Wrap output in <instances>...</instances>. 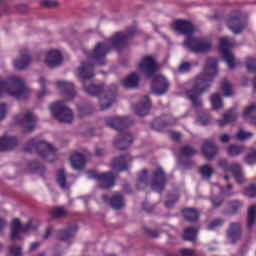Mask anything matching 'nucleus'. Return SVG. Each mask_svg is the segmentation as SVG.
<instances>
[{"instance_id": "nucleus-1", "label": "nucleus", "mask_w": 256, "mask_h": 256, "mask_svg": "<svg viewBox=\"0 0 256 256\" xmlns=\"http://www.w3.org/2000/svg\"><path fill=\"white\" fill-rule=\"evenodd\" d=\"M111 51V48L107 43H97L94 49L86 54L88 61L90 62H82L79 67V75L82 79V85L85 93L88 95H92V97H99L101 93H103L104 85H95L91 81L95 77V65L103 66L106 63L105 57H107L108 53Z\"/></svg>"}, {"instance_id": "nucleus-2", "label": "nucleus", "mask_w": 256, "mask_h": 256, "mask_svg": "<svg viewBox=\"0 0 256 256\" xmlns=\"http://www.w3.org/2000/svg\"><path fill=\"white\" fill-rule=\"evenodd\" d=\"M218 65L219 60L217 58H208L203 73L195 78L193 87L187 91V97L192 101L193 107H201L203 105L199 95L205 93L211 87V81L219 73L217 70Z\"/></svg>"}, {"instance_id": "nucleus-3", "label": "nucleus", "mask_w": 256, "mask_h": 256, "mask_svg": "<svg viewBox=\"0 0 256 256\" xmlns=\"http://www.w3.org/2000/svg\"><path fill=\"white\" fill-rule=\"evenodd\" d=\"M107 127L118 131L119 136L114 140V146L118 151H126L133 144V134L124 132L131 125L128 117H106Z\"/></svg>"}, {"instance_id": "nucleus-4", "label": "nucleus", "mask_w": 256, "mask_h": 256, "mask_svg": "<svg viewBox=\"0 0 256 256\" xmlns=\"http://www.w3.org/2000/svg\"><path fill=\"white\" fill-rule=\"evenodd\" d=\"M3 93H9L10 97L21 101L27 99L31 93L25 85V80L19 76H11L8 79L0 77V97Z\"/></svg>"}, {"instance_id": "nucleus-5", "label": "nucleus", "mask_w": 256, "mask_h": 256, "mask_svg": "<svg viewBox=\"0 0 256 256\" xmlns=\"http://www.w3.org/2000/svg\"><path fill=\"white\" fill-rule=\"evenodd\" d=\"M33 150L36 151L39 157L45 161H48V163H53V161H55V157L57 156V151L53 145L43 140L37 141L36 138L28 141L24 147L25 153H33Z\"/></svg>"}, {"instance_id": "nucleus-6", "label": "nucleus", "mask_w": 256, "mask_h": 256, "mask_svg": "<svg viewBox=\"0 0 256 256\" xmlns=\"http://www.w3.org/2000/svg\"><path fill=\"white\" fill-rule=\"evenodd\" d=\"M50 111L60 123H73V110L65 105V101L51 104Z\"/></svg>"}, {"instance_id": "nucleus-7", "label": "nucleus", "mask_w": 256, "mask_h": 256, "mask_svg": "<svg viewBox=\"0 0 256 256\" xmlns=\"http://www.w3.org/2000/svg\"><path fill=\"white\" fill-rule=\"evenodd\" d=\"M137 33L135 28H129L127 33L117 32L114 34L107 42L117 49V51L121 52L127 45H129V41L133 39V36Z\"/></svg>"}, {"instance_id": "nucleus-8", "label": "nucleus", "mask_w": 256, "mask_h": 256, "mask_svg": "<svg viewBox=\"0 0 256 256\" xmlns=\"http://www.w3.org/2000/svg\"><path fill=\"white\" fill-rule=\"evenodd\" d=\"M235 47V40L227 37L220 38L219 51L229 69H235V56L229 49Z\"/></svg>"}, {"instance_id": "nucleus-9", "label": "nucleus", "mask_w": 256, "mask_h": 256, "mask_svg": "<svg viewBox=\"0 0 256 256\" xmlns=\"http://www.w3.org/2000/svg\"><path fill=\"white\" fill-rule=\"evenodd\" d=\"M138 67L140 73H143L148 79L154 77L155 73L159 71V64L155 60V57L151 55L143 56L138 62Z\"/></svg>"}, {"instance_id": "nucleus-10", "label": "nucleus", "mask_w": 256, "mask_h": 256, "mask_svg": "<svg viewBox=\"0 0 256 256\" xmlns=\"http://www.w3.org/2000/svg\"><path fill=\"white\" fill-rule=\"evenodd\" d=\"M37 228L33 226V221L29 220L27 224L21 225V220L18 218H14L11 224V241H21L23 238L19 235V233H31V231H35Z\"/></svg>"}, {"instance_id": "nucleus-11", "label": "nucleus", "mask_w": 256, "mask_h": 256, "mask_svg": "<svg viewBox=\"0 0 256 256\" xmlns=\"http://www.w3.org/2000/svg\"><path fill=\"white\" fill-rule=\"evenodd\" d=\"M197 155V150L191 145H183L179 148L178 161L183 169L189 170L195 167V162L190 158Z\"/></svg>"}, {"instance_id": "nucleus-12", "label": "nucleus", "mask_w": 256, "mask_h": 256, "mask_svg": "<svg viewBox=\"0 0 256 256\" xmlns=\"http://www.w3.org/2000/svg\"><path fill=\"white\" fill-rule=\"evenodd\" d=\"M88 178L98 181V185L101 189H111L115 186V175L113 172H104L98 174L97 172L90 170L87 173Z\"/></svg>"}, {"instance_id": "nucleus-13", "label": "nucleus", "mask_w": 256, "mask_h": 256, "mask_svg": "<svg viewBox=\"0 0 256 256\" xmlns=\"http://www.w3.org/2000/svg\"><path fill=\"white\" fill-rule=\"evenodd\" d=\"M184 46L192 51V53H207L211 49V41L207 39L187 38L184 41Z\"/></svg>"}, {"instance_id": "nucleus-14", "label": "nucleus", "mask_w": 256, "mask_h": 256, "mask_svg": "<svg viewBox=\"0 0 256 256\" xmlns=\"http://www.w3.org/2000/svg\"><path fill=\"white\" fill-rule=\"evenodd\" d=\"M152 77H153L152 84H151L152 93L154 95H157L158 97L165 95V93L169 91V87L171 86V84L169 83V80H167V78H165V76L161 74H157Z\"/></svg>"}, {"instance_id": "nucleus-15", "label": "nucleus", "mask_w": 256, "mask_h": 256, "mask_svg": "<svg viewBox=\"0 0 256 256\" xmlns=\"http://www.w3.org/2000/svg\"><path fill=\"white\" fill-rule=\"evenodd\" d=\"M166 185H167V175H165V171H163V168H157L152 172V177H151L152 191H156L157 193H162Z\"/></svg>"}, {"instance_id": "nucleus-16", "label": "nucleus", "mask_w": 256, "mask_h": 256, "mask_svg": "<svg viewBox=\"0 0 256 256\" xmlns=\"http://www.w3.org/2000/svg\"><path fill=\"white\" fill-rule=\"evenodd\" d=\"M14 123L20 125L25 131H33L37 123V116L33 115L31 112H27L23 116L17 114L14 117Z\"/></svg>"}, {"instance_id": "nucleus-17", "label": "nucleus", "mask_w": 256, "mask_h": 256, "mask_svg": "<svg viewBox=\"0 0 256 256\" xmlns=\"http://www.w3.org/2000/svg\"><path fill=\"white\" fill-rule=\"evenodd\" d=\"M227 27L235 35H239L245 29V21L241 12L235 11L230 15L227 21Z\"/></svg>"}, {"instance_id": "nucleus-18", "label": "nucleus", "mask_w": 256, "mask_h": 256, "mask_svg": "<svg viewBox=\"0 0 256 256\" xmlns=\"http://www.w3.org/2000/svg\"><path fill=\"white\" fill-rule=\"evenodd\" d=\"M219 167L224 171H229L232 173L234 179L238 183H243V170L241 169V165L239 163H234L229 166L227 160H220L218 163Z\"/></svg>"}, {"instance_id": "nucleus-19", "label": "nucleus", "mask_w": 256, "mask_h": 256, "mask_svg": "<svg viewBox=\"0 0 256 256\" xmlns=\"http://www.w3.org/2000/svg\"><path fill=\"white\" fill-rule=\"evenodd\" d=\"M133 159L134 158L129 154L118 156L112 161V169L114 171H127V169H129V163H131Z\"/></svg>"}, {"instance_id": "nucleus-20", "label": "nucleus", "mask_w": 256, "mask_h": 256, "mask_svg": "<svg viewBox=\"0 0 256 256\" xmlns=\"http://www.w3.org/2000/svg\"><path fill=\"white\" fill-rule=\"evenodd\" d=\"M102 201H104V203H109L110 207L116 211L125 207V200H123V195L119 192H116L111 198H109L108 195H103Z\"/></svg>"}, {"instance_id": "nucleus-21", "label": "nucleus", "mask_w": 256, "mask_h": 256, "mask_svg": "<svg viewBox=\"0 0 256 256\" xmlns=\"http://www.w3.org/2000/svg\"><path fill=\"white\" fill-rule=\"evenodd\" d=\"M201 151L205 159H207V161H212L215 155H217L218 151L217 146L215 145V140H205L201 146Z\"/></svg>"}, {"instance_id": "nucleus-22", "label": "nucleus", "mask_w": 256, "mask_h": 256, "mask_svg": "<svg viewBox=\"0 0 256 256\" xmlns=\"http://www.w3.org/2000/svg\"><path fill=\"white\" fill-rule=\"evenodd\" d=\"M45 63L50 69L59 67L63 63V55L58 50H50L46 54Z\"/></svg>"}, {"instance_id": "nucleus-23", "label": "nucleus", "mask_w": 256, "mask_h": 256, "mask_svg": "<svg viewBox=\"0 0 256 256\" xmlns=\"http://www.w3.org/2000/svg\"><path fill=\"white\" fill-rule=\"evenodd\" d=\"M31 64V56H29V51L24 48L20 51V58L14 60L13 65L18 71H23L29 67Z\"/></svg>"}, {"instance_id": "nucleus-24", "label": "nucleus", "mask_w": 256, "mask_h": 256, "mask_svg": "<svg viewBox=\"0 0 256 256\" xmlns=\"http://www.w3.org/2000/svg\"><path fill=\"white\" fill-rule=\"evenodd\" d=\"M57 89H61L63 95L67 99H75L77 97V91L75 90V85L67 81H58L56 82Z\"/></svg>"}, {"instance_id": "nucleus-25", "label": "nucleus", "mask_w": 256, "mask_h": 256, "mask_svg": "<svg viewBox=\"0 0 256 256\" xmlns=\"http://www.w3.org/2000/svg\"><path fill=\"white\" fill-rule=\"evenodd\" d=\"M78 229L79 226H77L76 222L69 223L67 230H60L56 235V239L58 241H69V239L75 237Z\"/></svg>"}, {"instance_id": "nucleus-26", "label": "nucleus", "mask_w": 256, "mask_h": 256, "mask_svg": "<svg viewBox=\"0 0 256 256\" xmlns=\"http://www.w3.org/2000/svg\"><path fill=\"white\" fill-rule=\"evenodd\" d=\"M175 29L179 31L181 35H186L187 37H191V35L195 33V27L187 20H177L175 22Z\"/></svg>"}, {"instance_id": "nucleus-27", "label": "nucleus", "mask_w": 256, "mask_h": 256, "mask_svg": "<svg viewBox=\"0 0 256 256\" xmlns=\"http://www.w3.org/2000/svg\"><path fill=\"white\" fill-rule=\"evenodd\" d=\"M134 110L136 115L139 117H145V115H149V111H151V99L149 96H144L140 100V105H136Z\"/></svg>"}, {"instance_id": "nucleus-28", "label": "nucleus", "mask_w": 256, "mask_h": 256, "mask_svg": "<svg viewBox=\"0 0 256 256\" xmlns=\"http://www.w3.org/2000/svg\"><path fill=\"white\" fill-rule=\"evenodd\" d=\"M18 143L19 140L16 136H2L0 138V151H13Z\"/></svg>"}, {"instance_id": "nucleus-29", "label": "nucleus", "mask_w": 256, "mask_h": 256, "mask_svg": "<svg viewBox=\"0 0 256 256\" xmlns=\"http://www.w3.org/2000/svg\"><path fill=\"white\" fill-rule=\"evenodd\" d=\"M70 163L75 171H83L87 161L85 160V155L79 152H75L70 156Z\"/></svg>"}, {"instance_id": "nucleus-30", "label": "nucleus", "mask_w": 256, "mask_h": 256, "mask_svg": "<svg viewBox=\"0 0 256 256\" xmlns=\"http://www.w3.org/2000/svg\"><path fill=\"white\" fill-rule=\"evenodd\" d=\"M111 88H112V90L108 92V95L110 97L106 96L100 101L101 111H105V110L109 109L113 105V103H115L116 93H117V85L113 84L111 86Z\"/></svg>"}, {"instance_id": "nucleus-31", "label": "nucleus", "mask_w": 256, "mask_h": 256, "mask_svg": "<svg viewBox=\"0 0 256 256\" xmlns=\"http://www.w3.org/2000/svg\"><path fill=\"white\" fill-rule=\"evenodd\" d=\"M169 125H171V122H169V116H161V117L155 118L151 124L152 129L158 132L163 131L165 127H169Z\"/></svg>"}, {"instance_id": "nucleus-32", "label": "nucleus", "mask_w": 256, "mask_h": 256, "mask_svg": "<svg viewBox=\"0 0 256 256\" xmlns=\"http://www.w3.org/2000/svg\"><path fill=\"white\" fill-rule=\"evenodd\" d=\"M229 239L232 240V243L239 241L241 238V224L240 223H231L227 231Z\"/></svg>"}, {"instance_id": "nucleus-33", "label": "nucleus", "mask_w": 256, "mask_h": 256, "mask_svg": "<svg viewBox=\"0 0 256 256\" xmlns=\"http://www.w3.org/2000/svg\"><path fill=\"white\" fill-rule=\"evenodd\" d=\"M237 119V111L235 108H231L226 113L223 114V118L217 121L219 127H224L228 123H231Z\"/></svg>"}, {"instance_id": "nucleus-34", "label": "nucleus", "mask_w": 256, "mask_h": 256, "mask_svg": "<svg viewBox=\"0 0 256 256\" xmlns=\"http://www.w3.org/2000/svg\"><path fill=\"white\" fill-rule=\"evenodd\" d=\"M182 215L188 223H195V221L199 220V211L195 208H184L182 210Z\"/></svg>"}, {"instance_id": "nucleus-35", "label": "nucleus", "mask_w": 256, "mask_h": 256, "mask_svg": "<svg viewBox=\"0 0 256 256\" xmlns=\"http://www.w3.org/2000/svg\"><path fill=\"white\" fill-rule=\"evenodd\" d=\"M123 86L125 89H135L139 87V75L137 73H132L123 81Z\"/></svg>"}, {"instance_id": "nucleus-36", "label": "nucleus", "mask_w": 256, "mask_h": 256, "mask_svg": "<svg viewBox=\"0 0 256 256\" xmlns=\"http://www.w3.org/2000/svg\"><path fill=\"white\" fill-rule=\"evenodd\" d=\"M28 169L31 171V173H38L39 175H41V177L45 175V166L39 163V161L32 160L28 162Z\"/></svg>"}, {"instance_id": "nucleus-37", "label": "nucleus", "mask_w": 256, "mask_h": 256, "mask_svg": "<svg viewBox=\"0 0 256 256\" xmlns=\"http://www.w3.org/2000/svg\"><path fill=\"white\" fill-rule=\"evenodd\" d=\"M198 231L199 229H197V227H188L184 229V241H195Z\"/></svg>"}, {"instance_id": "nucleus-38", "label": "nucleus", "mask_w": 256, "mask_h": 256, "mask_svg": "<svg viewBox=\"0 0 256 256\" xmlns=\"http://www.w3.org/2000/svg\"><path fill=\"white\" fill-rule=\"evenodd\" d=\"M56 181L60 185L61 189H67V174L63 168L57 171Z\"/></svg>"}, {"instance_id": "nucleus-39", "label": "nucleus", "mask_w": 256, "mask_h": 256, "mask_svg": "<svg viewBox=\"0 0 256 256\" xmlns=\"http://www.w3.org/2000/svg\"><path fill=\"white\" fill-rule=\"evenodd\" d=\"M256 220V206L252 205L248 208V215H247V227L249 231H251L253 225H255Z\"/></svg>"}, {"instance_id": "nucleus-40", "label": "nucleus", "mask_w": 256, "mask_h": 256, "mask_svg": "<svg viewBox=\"0 0 256 256\" xmlns=\"http://www.w3.org/2000/svg\"><path fill=\"white\" fill-rule=\"evenodd\" d=\"M148 185L147 181V169H143L138 176V182L136 183V188L139 189H145V187Z\"/></svg>"}, {"instance_id": "nucleus-41", "label": "nucleus", "mask_w": 256, "mask_h": 256, "mask_svg": "<svg viewBox=\"0 0 256 256\" xmlns=\"http://www.w3.org/2000/svg\"><path fill=\"white\" fill-rule=\"evenodd\" d=\"M220 89L224 91V97H233V86L227 79H223L220 85Z\"/></svg>"}, {"instance_id": "nucleus-42", "label": "nucleus", "mask_w": 256, "mask_h": 256, "mask_svg": "<svg viewBox=\"0 0 256 256\" xmlns=\"http://www.w3.org/2000/svg\"><path fill=\"white\" fill-rule=\"evenodd\" d=\"M243 151H245V147L243 146L233 144L227 147V153L230 157H238Z\"/></svg>"}, {"instance_id": "nucleus-43", "label": "nucleus", "mask_w": 256, "mask_h": 256, "mask_svg": "<svg viewBox=\"0 0 256 256\" xmlns=\"http://www.w3.org/2000/svg\"><path fill=\"white\" fill-rule=\"evenodd\" d=\"M228 207L231 211V214L235 215L238 211H240L243 208V202L239 200H232L228 202Z\"/></svg>"}, {"instance_id": "nucleus-44", "label": "nucleus", "mask_w": 256, "mask_h": 256, "mask_svg": "<svg viewBox=\"0 0 256 256\" xmlns=\"http://www.w3.org/2000/svg\"><path fill=\"white\" fill-rule=\"evenodd\" d=\"M212 109H221L223 107V100H221V95L219 93H214L211 96Z\"/></svg>"}, {"instance_id": "nucleus-45", "label": "nucleus", "mask_w": 256, "mask_h": 256, "mask_svg": "<svg viewBox=\"0 0 256 256\" xmlns=\"http://www.w3.org/2000/svg\"><path fill=\"white\" fill-rule=\"evenodd\" d=\"M50 215L53 219H60L61 217H67V212L63 207H56L51 210Z\"/></svg>"}, {"instance_id": "nucleus-46", "label": "nucleus", "mask_w": 256, "mask_h": 256, "mask_svg": "<svg viewBox=\"0 0 256 256\" xmlns=\"http://www.w3.org/2000/svg\"><path fill=\"white\" fill-rule=\"evenodd\" d=\"M200 175L206 179H211L213 177V168L207 164L200 167Z\"/></svg>"}, {"instance_id": "nucleus-47", "label": "nucleus", "mask_w": 256, "mask_h": 256, "mask_svg": "<svg viewBox=\"0 0 256 256\" xmlns=\"http://www.w3.org/2000/svg\"><path fill=\"white\" fill-rule=\"evenodd\" d=\"M246 67L248 73H256V58L248 57L246 60Z\"/></svg>"}, {"instance_id": "nucleus-48", "label": "nucleus", "mask_w": 256, "mask_h": 256, "mask_svg": "<svg viewBox=\"0 0 256 256\" xmlns=\"http://www.w3.org/2000/svg\"><path fill=\"white\" fill-rule=\"evenodd\" d=\"M197 121L205 127L211 123V115L207 113L200 114L197 117Z\"/></svg>"}, {"instance_id": "nucleus-49", "label": "nucleus", "mask_w": 256, "mask_h": 256, "mask_svg": "<svg viewBox=\"0 0 256 256\" xmlns=\"http://www.w3.org/2000/svg\"><path fill=\"white\" fill-rule=\"evenodd\" d=\"M39 83H40L41 91L38 92L37 97L38 99H42V97H45V95H47V89L45 88V85H46L45 77L41 76L39 79Z\"/></svg>"}, {"instance_id": "nucleus-50", "label": "nucleus", "mask_w": 256, "mask_h": 256, "mask_svg": "<svg viewBox=\"0 0 256 256\" xmlns=\"http://www.w3.org/2000/svg\"><path fill=\"white\" fill-rule=\"evenodd\" d=\"M220 193L225 195V197H232V195H235V192H233V185L227 184L225 187H221Z\"/></svg>"}, {"instance_id": "nucleus-51", "label": "nucleus", "mask_w": 256, "mask_h": 256, "mask_svg": "<svg viewBox=\"0 0 256 256\" xmlns=\"http://www.w3.org/2000/svg\"><path fill=\"white\" fill-rule=\"evenodd\" d=\"M251 137H253V134L251 132H245L243 130H240L236 134V139L238 141H246V139H251Z\"/></svg>"}, {"instance_id": "nucleus-52", "label": "nucleus", "mask_w": 256, "mask_h": 256, "mask_svg": "<svg viewBox=\"0 0 256 256\" xmlns=\"http://www.w3.org/2000/svg\"><path fill=\"white\" fill-rule=\"evenodd\" d=\"M223 223H225V220L223 219H220V218L214 219L208 224V229L209 231H213L214 229H217V227H221Z\"/></svg>"}, {"instance_id": "nucleus-53", "label": "nucleus", "mask_w": 256, "mask_h": 256, "mask_svg": "<svg viewBox=\"0 0 256 256\" xmlns=\"http://www.w3.org/2000/svg\"><path fill=\"white\" fill-rule=\"evenodd\" d=\"M245 195L247 197H250L251 199L256 197V185L255 184H250L246 189H245Z\"/></svg>"}, {"instance_id": "nucleus-54", "label": "nucleus", "mask_w": 256, "mask_h": 256, "mask_svg": "<svg viewBox=\"0 0 256 256\" xmlns=\"http://www.w3.org/2000/svg\"><path fill=\"white\" fill-rule=\"evenodd\" d=\"M245 162L248 165H255L256 163V150H252L248 155L245 157Z\"/></svg>"}, {"instance_id": "nucleus-55", "label": "nucleus", "mask_w": 256, "mask_h": 256, "mask_svg": "<svg viewBox=\"0 0 256 256\" xmlns=\"http://www.w3.org/2000/svg\"><path fill=\"white\" fill-rule=\"evenodd\" d=\"M212 206L214 207V209H219V207H221V205H223V198L221 196H214L210 199Z\"/></svg>"}, {"instance_id": "nucleus-56", "label": "nucleus", "mask_w": 256, "mask_h": 256, "mask_svg": "<svg viewBox=\"0 0 256 256\" xmlns=\"http://www.w3.org/2000/svg\"><path fill=\"white\" fill-rule=\"evenodd\" d=\"M57 5H59V2L55 0H44L40 3V6L45 7L46 9L57 7Z\"/></svg>"}, {"instance_id": "nucleus-57", "label": "nucleus", "mask_w": 256, "mask_h": 256, "mask_svg": "<svg viewBox=\"0 0 256 256\" xmlns=\"http://www.w3.org/2000/svg\"><path fill=\"white\" fill-rule=\"evenodd\" d=\"M8 251L11 256H21L23 255V252L21 250V247L13 245L8 248Z\"/></svg>"}, {"instance_id": "nucleus-58", "label": "nucleus", "mask_w": 256, "mask_h": 256, "mask_svg": "<svg viewBox=\"0 0 256 256\" xmlns=\"http://www.w3.org/2000/svg\"><path fill=\"white\" fill-rule=\"evenodd\" d=\"M191 69V64L189 62H182L179 66V72L185 73Z\"/></svg>"}, {"instance_id": "nucleus-59", "label": "nucleus", "mask_w": 256, "mask_h": 256, "mask_svg": "<svg viewBox=\"0 0 256 256\" xmlns=\"http://www.w3.org/2000/svg\"><path fill=\"white\" fill-rule=\"evenodd\" d=\"M252 111H256V104H251L250 106L245 108L244 113H243L244 117H251Z\"/></svg>"}, {"instance_id": "nucleus-60", "label": "nucleus", "mask_w": 256, "mask_h": 256, "mask_svg": "<svg viewBox=\"0 0 256 256\" xmlns=\"http://www.w3.org/2000/svg\"><path fill=\"white\" fill-rule=\"evenodd\" d=\"M180 255L182 256H193L195 255V251L193 249L184 248L180 250Z\"/></svg>"}, {"instance_id": "nucleus-61", "label": "nucleus", "mask_w": 256, "mask_h": 256, "mask_svg": "<svg viewBox=\"0 0 256 256\" xmlns=\"http://www.w3.org/2000/svg\"><path fill=\"white\" fill-rule=\"evenodd\" d=\"M5 115H7V105L0 104V121L5 119Z\"/></svg>"}, {"instance_id": "nucleus-62", "label": "nucleus", "mask_w": 256, "mask_h": 256, "mask_svg": "<svg viewBox=\"0 0 256 256\" xmlns=\"http://www.w3.org/2000/svg\"><path fill=\"white\" fill-rule=\"evenodd\" d=\"M169 137L172 138L173 141H179L181 139L180 132H169Z\"/></svg>"}, {"instance_id": "nucleus-63", "label": "nucleus", "mask_w": 256, "mask_h": 256, "mask_svg": "<svg viewBox=\"0 0 256 256\" xmlns=\"http://www.w3.org/2000/svg\"><path fill=\"white\" fill-rule=\"evenodd\" d=\"M178 200H179V196H176L174 200L166 201L165 207H167L168 209H171V207H173V205H175V203H177Z\"/></svg>"}, {"instance_id": "nucleus-64", "label": "nucleus", "mask_w": 256, "mask_h": 256, "mask_svg": "<svg viewBox=\"0 0 256 256\" xmlns=\"http://www.w3.org/2000/svg\"><path fill=\"white\" fill-rule=\"evenodd\" d=\"M230 136L228 134H223L220 136L221 143H229Z\"/></svg>"}]
</instances>
